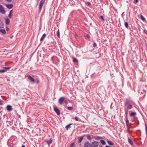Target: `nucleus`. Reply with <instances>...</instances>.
<instances>
[{
  "mask_svg": "<svg viewBox=\"0 0 147 147\" xmlns=\"http://www.w3.org/2000/svg\"><path fill=\"white\" fill-rule=\"evenodd\" d=\"M125 105H126L127 109H131L132 108V106L131 104L130 101L128 100H127L126 101Z\"/></svg>",
  "mask_w": 147,
  "mask_h": 147,
  "instance_id": "f257e3e1",
  "label": "nucleus"
},
{
  "mask_svg": "<svg viewBox=\"0 0 147 147\" xmlns=\"http://www.w3.org/2000/svg\"><path fill=\"white\" fill-rule=\"evenodd\" d=\"M14 142L12 138L9 140L7 142V144L9 147L13 146Z\"/></svg>",
  "mask_w": 147,
  "mask_h": 147,
  "instance_id": "f03ea898",
  "label": "nucleus"
},
{
  "mask_svg": "<svg viewBox=\"0 0 147 147\" xmlns=\"http://www.w3.org/2000/svg\"><path fill=\"white\" fill-rule=\"evenodd\" d=\"M0 13L3 14H4L5 13V9L3 6L0 4Z\"/></svg>",
  "mask_w": 147,
  "mask_h": 147,
  "instance_id": "7ed1b4c3",
  "label": "nucleus"
},
{
  "mask_svg": "<svg viewBox=\"0 0 147 147\" xmlns=\"http://www.w3.org/2000/svg\"><path fill=\"white\" fill-rule=\"evenodd\" d=\"M99 145V143L96 141H94L91 144L92 147H97Z\"/></svg>",
  "mask_w": 147,
  "mask_h": 147,
  "instance_id": "20e7f679",
  "label": "nucleus"
},
{
  "mask_svg": "<svg viewBox=\"0 0 147 147\" xmlns=\"http://www.w3.org/2000/svg\"><path fill=\"white\" fill-rule=\"evenodd\" d=\"M65 101V98L64 97H60L59 100V103L61 105L63 104V102Z\"/></svg>",
  "mask_w": 147,
  "mask_h": 147,
  "instance_id": "39448f33",
  "label": "nucleus"
},
{
  "mask_svg": "<svg viewBox=\"0 0 147 147\" xmlns=\"http://www.w3.org/2000/svg\"><path fill=\"white\" fill-rule=\"evenodd\" d=\"M54 110L57 115H60V111L57 107H54Z\"/></svg>",
  "mask_w": 147,
  "mask_h": 147,
  "instance_id": "423d86ee",
  "label": "nucleus"
},
{
  "mask_svg": "<svg viewBox=\"0 0 147 147\" xmlns=\"http://www.w3.org/2000/svg\"><path fill=\"white\" fill-rule=\"evenodd\" d=\"M91 146L90 143L88 142H85L84 145V147H91Z\"/></svg>",
  "mask_w": 147,
  "mask_h": 147,
  "instance_id": "0eeeda50",
  "label": "nucleus"
},
{
  "mask_svg": "<svg viewBox=\"0 0 147 147\" xmlns=\"http://www.w3.org/2000/svg\"><path fill=\"white\" fill-rule=\"evenodd\" d=\"M28 78V79L30 80L31 82H32L33 83H34L35 80L34 78H32V77L29 75H28L27 76Z\"/></svg>",
  "mask_w": 147,
  "mask_h": 147,
  "instance_id": "6e6552de",
  "label": "nucleus"
},
{
  "mask_svg": "<svg viewBox=\"0 0 147 147\" xmlns=\"http://www.w3.org/2000/svg\"><path fill=\"white\" fill-rule=\"evenodd\" d=\"M7 110L8 111H11L12 110L11 106L8 105L7 107Z\"/></svg>",
  "mask_w": 147,
  "mask_h": 147,
  "instance_id": "1a4fd4ad",
  "label": "nucleus"
},
{
  "mask_svg": "<svg viewBox=\"0 0 147 147\" xmlns=\"http://www.w3.org/2000/svg\"><path fill=\"white\" fill-rule=\"evenodd\" d=\"M46 34L45 33L43 34L42 36V37L40 39V41L41 42H42L44 39V38H45V37L46 36Z\"/></svg>",
  "mask_w": 147,
  "mask_h": 147,
  "instance_id": "9d476101",
  "label": "nucleus"
},
{
  "mask_svg": "<svg viewBox=\"0 0 147 147\" xmlns=\"http://www.w3.org/2000/svg\"><path fill=\"white\" fill-rule=\"evenodd\" d=\"M6 6L9 9L12 8L13 7L12 5L10 4H7Z\"/></svg>",
  "mask_w": 147,
  "mask_h": 147,
  "instance_id": "9b49d317",
  "label": "nucleus"
},
{
  "mask_svg": "<svg viewBox=\"0 0 147 147\" xmlns=\"http://www.w3.org/2000/svg\"><path fill=\"white\" fill-rule=\"evenodd\" d=\"M13 10H11L9 11V14L8 15V17L10 18H11L12 16V13Z\"/></svg>",
  "mask_w": 147,
  "mask_h": 147,
  "instance_id": "f8f14e48",
  "label": "nucleus"
},
{
  "mask_svg": "<svg viewBox=\"0 0 147 147\" xmlns=\"http://www.w3.org/2000/svg\"><path fill=\"white\" fill-rule=\"evenodd\" d=\"M47 142L48 145L50 144L52 142V140L51 139H50L49 140H47Z\"/></svg>",
  "mask_w": 147,
  "mask_h": 147,
  "instance_id": "ddd939ff",
  "label": "nucleus"
},
{
  "mask_svg": "<svg viewBox=\"0 0 147 147\" xmlns=\"http://www.w3.org/2000/svg\"><path fill=\"white\" fill-rule=\"evenodd\" d=\"M84 138V136L81 137L80 138L78 139V142L79 143H80L82 140Z\"/></svg>",
  "mask_w": 147,
  "mask_h": 147,
  "instance_id": "4468645a",
  "label": "nucleus"
},
{
  "mask_svg": "<svg viewBox=\"0 0 147 147\" xmlns=\"http://www.w3.org/2000/svg\"><path fill=\"white\" fill-rule=\"evenodd\" d=\"M128 141L129 143L130 144L133 145V143L132 140L131 139H130L129 138H128Z\"/></svg>",
  "mask_w": 147,
  "mask_h": 147,
  "instance_id": "2eb2a0df",
  "label": "nucleus"
},
{
  "mask_svg": "<svg viewBox=\"0 0 147 147\" xmlns=\"http://www.w3.org/2000/svg\"><path fill=\"white\" fill-rule=\"evenodd\" d=\"M10 22L9 20L7 18L5 20V23L6 25H8L9 24Z\"/></svg>",
  "mask_w": 147,
  "mask_h": 147,
  "instance_id": "dca6fc26",
  "label": "nucleus"
},
{
  "mask_svg": "<svg viewBox=\"0 0 147 147\" xmlns=\"http://www.w3.org/2000/svg\"><path fill=\"white\" fill-rule=\"evenodd\" d=\"M43 5L39 4V11L40 12L42 9Z\"/></svg>",
  "mask_w": 147,
  "mask_h": 147,
  "instance_id": "f3484780",
  "label": "nucleus"
},
{
  "mask_svg": "<svg viewBox=\"0 0 147 147\" xmlns=\"http://www.w3.org/2000/svg\"><path fill=\"white\" fill-rule=\"evenodd\" d=\"M43 5L39 4V11L40 12L42 9Z\"/></svg>",
  "mask_w": 147,
  "mask_h": 147,
  "instance_id": "a211bd4d",
  "label": "nucleus"
},
{
  "mask_svg": "<svg viewBox=\"0 0 147 147\" xmlns=\"http://www.w3.org/2000/svg\"><path fill=\"white\" fill-rule=\"evenodd\" d=\"M94 138L96 140H99L100 139H102V137L99 136H97L96 137H95Z\"/></svg>",
  "mask_w": 147,
  "mask_h": 147,
  "instance_id": "6ab92c4d",
  "label": "nucleus"
},
{
  "mask_svg": "<svg viewBox=\"0 0 147 147\" xmlns=\"http://www.w3.org/2000/svg\"><path fill=\"white\" fill-rule=\"evenodd\" d=\"M124 25L125 26V27L127 28H128L129 27V26L128 25V23L127 22H124Z\"/></svg>",
  "mask_w": 147,
  "mask_h": 147,
  "instance_id": "aec40b11",
  "label": "nucleus"
},
{
  "mask_svg": "<svg viewBox=\"0 0 147 147\" xmlns=\"http://www.w3.org/2000/svg\"><path fill=\"white\" fill-rule=\"evenodd\" d=\"M138 120V118L136 117H134V118L132 120V121L133 122H135L136 121Z\"/></svg>",
  "mask_w": 147,
  "mask_h": 147,
  "instance_id": "412c9836",
  "label": "nucleus"
},
{
  "mask_svg": "<svg viewBox=\"0 0 147 147\" xmlns=\"http://www.w3.org/2000/svg\"><path fill=\"white\" fill-rule=\"evenodd\" d=\"M0 32L3 34H4L6 32L5 29H1L0 30Z\"/></svg>",
  "mask_w": 147,
  "mask_h": 147,
  "instance_id": "4be33fe9",
  "label": "nucleus"
},
{
  "mask_svg": "<svg viewBox=\"0 0 147 147\" xmlns=\"http://www.w3.org/2000/svg\"><path fill=\"white\" fill-rule=\"evenodd\" d=\"M136 113L135 112H132L130 114V116L131 117L135 116L136 115Z\"/></svg>",
  "mask_w": 147,
  "mask_h": 147,
  "instance_id": "5701e85b",
  "label": "nucleus"
},
{
  "mask_svg": "<svg viewBox=\"0 0 147 147\" xmlns=\"http://www.w3.org/2000/svg\"><path fill=\"white\" fill-rule=\"evenodd\" d=\"M107 142L108 144L110 145L113 146V143L112 142L110 141H107Z\"/></svg>",
  "mask_w": 147,
  "mask_h": 147,
  "instance_id": "b1692460",
  "label": "nucleus"
},
{
  "mask_svg": "<svg viewBox=\"0 0 147 147\" xmlns=\"http://www.w3.org/2000/svg\"><path fill=\"white\" fill-rule=\"evenodd\" d=\"M100 142L103 145H105L106 144L105 142L103 140H100Z\"/></svg>",
  "mask_w": 147,
  "mask_h": 147,
  "instance_id": "393cba45",
  "label": "nucleus"
},
{
  "mask_svg": "<svg viewBox=\"0 0 147 147\" xmlns=\"http://www.w3.org/2000/svg\"><path fill=\"white\" fill-rule=\"evenodd\" d=\"M72 124H69L68 125H67L66 127H65V128H66L67 129H68L69 128H70V126H71V125H72Z\"/></svg>",
  "mask_w": 147,
  "mask_h": 147,
  "instance_id": "a878e982",
  "label": "nucleus"
},
{
  "mask_svg": "<svg viewBox=\"0 0 147 147\" xmlns=\"http://www.w3.org/2000/svg\"><path fill=\"white\" fill-rule=\"evenodd\" d=\"M6 71V69H4V68L3 69H0V73H4Z\"/></svg>",
  "mask_w": 147,
  "mask_h": 147,
  "instance_id": "bb28decb",
  "label": "nucleus"
},
{
  "mask_svg": "<svg viewBox=\"0 0 147 147\" xmlns=\"http://www.w3.org/2000/svg\"><path fill=\"white\" fill-rule=\"evenodd\" d=\"M67 109L69 111H72L73 109V108L71 107H68Z\"/></svg>",
  "mask_w": 147,
  "mask_h": 147,
  "instance_id": "cd10ccee",
  "label": "nucleus"
},
{
  "mask_svg": "<svg viewBox=\"0 0 147 147\" xmlns=\"http://www.w3.org/2000/svg\"><path fill=\"white\" fill-rule=\"evenodd\" d=\"M128 123H129V121L127 119V120L126 121V125H127V129H129V126H128Z\"/></svg>",
  "mask_w": 147,
  "mask_h": 147,
  "instance_id": "c85d7f7f",
  "label": "nucleus"
},
{
  "mask_svg": "<svg viewBox=\"0 0 147 147\" xmlns=\"http://www.w3.org/2000/svg\"><path fill=\"white\" fill-rule=\"evenodd\" d=\"M145 131L146 133V135L147 136V125L145 124Z\"/></svg>",
  "mask_w": 147,
  "mask_h": 147,
  "instance_id": "c756f323",
  "label": "nucleus"
},
{
  "mask_svg": "<svg viewBox=\"0 0 147 147\" xmlns=\"http://www.w3.org/2000/svg\"><path fill=\"white\" fill-rule=\"evenodd\" d=\"M45 0H41L40 2V4L43 5L44 3Z\"/></svg>",
  "mask_w": 147,
  "mask_h": 147,
  "instance_id": "7c9ffc66",
  "label": "nucleus"
},
{
  "mask_svg": "<svg viewBox=\"0 0 147 147\" xmlns=\"http://www.w3.org/2000/svg\"><path fill=\"white\" fill-rule=\"evenodd\" d=\"M57 36L58 38H60V32L59 31V30L58 29L57 32Z\"/></svg>",
  "mask_w": 147,
  "mask_h": 147,
  "instance_id": "2f4dec72",
  "label": "nucleus"
},
{
  "mask_svg": "<svg viewBox=\"0 0 147 147\" xmlns=\"http://www.w3.org/2000/svg\"><path fill=\"white\" fill-rule=\"evenodd\" d=\"M87 137V138L89 140H91V136L90 135H87L86 136Z\"/></svg>",
  "mask_w": 147,
  "mask_h": 147,
  "instance_id": "473e14b6",
  "label": "nucleus"
},
{
  "mask_svg": "<svg viewBox=\"0 0 147 147\" xmlns=\"http://www.w3.org/2000/svg\"><path fill=\"white\" fill-rule=\"evenodd\" d=\"M141 19L143 21H145L146 20H145V19L144 18V17H143V16H141Z\"/></svg>",
  "mask_w": 147,
  "mask_h": 147,
  "instance_id": "72a5a7b5",
  "label": "nucleus"
},
{
  "mask_svg": "<svg viewBox=\"0 0 147 147\" xmlns=\"http://www.w3.org/2000/svg\"><path fill=\"white\" fill-rule=\"evenodd\" d=\"M73 61L74 62H76L78 61V60L75 58H74L73 59Z\"/></svg>",
  "mask_w": 147,
  "mask_h": 147,
  "instance_id": "f704fd0d",
  "label": "nucleus"
},
{
  "mask_svg": "<svg viewBox=\"0 0 147 147\" xmlns=\"http://www.w3.org/2000/svg\"><path fill=\"white\" fill-rule=\"evenodd\" d=\"M100 18L103 21H105V20H104V19L103 17L102 16H100Z\"/></svg>",
  "mask_w": 147,
  "mask_h": 147,
  "instance_id": "c9c22d12",
  "label": "nucleus"
},
{
  "mask_svg": "<svg viewBox=\"0 0 147 147\" xmlns=\"http://www.w3.org/2000/svg\"><path fill=\"white\" fill-rule=\"evenodd\" d=\"M10 67H4V69H6V71H7V69H10Z\"/></svg>",
  "mask_w": 147,
  "mask_h": 147,
  "instance_id": "e433bc0d",
  "label": "nucleus"
},
{
  "mask_svg": "<svg viewBox=\"0 0 147 147\" xmlns=\"http://www.w3.org/2000/svg\"><path fill=\"white\" fill-rule=\"evenodd\" d=\"M74 143H72L70 145V147H74Z\"/></svg>",
  "mask_w": 147,
  "mask_h": 147,
  "instance_id": "4c0bfd02",
  "label": "nucleus"
},
{
  "mask_svg": "<svg viewBox=\"0 0 147 147\" xmlns=\"http://www.w3.org/2000/svg\"><path fill=\"white\" fill-rule=\"evenodd\" d=\"M138 0H135L134 1V3L135 4L136 3H138Z\"/></svg>",
  "mask_w": 147,
  "mask_h": 147,
  "instance_id": "58836bf2",
  "label": "nucleus"
},
{
  "mask_svg": "<svg viewBox=\"0 0 147 147\" xmlns=\"http://www.w3.org/2000/svg\"><path fill=\"white\" fill-rule=\"evenodd\" d=\"M97 46L96 44V43H94L93 44V47H96Z\"/></svg>",
  "mask_w": 147,
  "mask_h": 147,
  "instance_id": "ea45409f",
  "label": "nucleus"
},
{
  "mask_svg": "<svg viewBox=\"0 0 147 147\" xmlns=\"http://www.w3.org/2000/svg\"><path fill=\"white\" fill-rule=\"evenodd\" d=\"M75 119L76 121H79V119H78V117H75Z\"/></svg>",
  "mask_w": 147,
  "mask_h": 147,
  "instance_id": "a19ab883",
  "label": "nucleus"
},
{
  "mask_svg": "<svg viewBox=\"0 0 147 147\" xmlns=\"http://www.w3.org/2000/svg\"><path fill=\"white\" fill-rule=\"evenodd\" d=\"M3 104V103L2 100L0 99V105H2Z\"/></svg>",
  "mask_w": 147,
  "mask_h": 147,
  "instance_id": "79ce46f5",
  "label": "nucleus"
},
{
  "mask_svg": "<svg viewBox=\"0 0 147 147\" xmlns=\"http://www.w3.org/2000/svg\"><path fill=\"white\" fill-rule=\"evenodd\" d=\"M127 114H128L127 110H125V114L126 115V116H127Z\"/></svg>",
  "mask_w": 147,
  "mask_h": 147,
  "instance_id": "37998d69",
  "label": "nucleus"
},
{
  "mask_svg": "<svg viewBox=\"0 0 147 147\" xmlns=\"http://www.w3.org/2000/svg\"><path fill=\"white\" fill-rule=\"evenodd\" d=\"M87 4L89 5H91V3L89 2H87Z\"/></svg>",
  "mask_w": 147,
  "mask_h": 147,
  "instance_id": "c03bdc74",
  "label": "nucleus"
},
{
  "mask_svg": "<svg viewBox=\"0 0 147 147\" xmlns=\"http://www.w3.org/2000/svg\"><path fill=\"white\" fill-rule=\"evenodd\" d=\"M6 30H7V31H8L9 30V28L7 27L6 28Z\"/></svg>",
  "mask_w": 147,
  "mask_h": 147,
  "instance_id": "a18cd8bd",
  "label": "nucleus"
},
{
  "mask_svg": "<svg viewBox=\"0 0 147 147\" xmlns=\"http://www.w3.org/2000/svg\"><path fill=\"white\" fill-rule=\"evenodd\" d=\"M6 1L9 2H11V0H6Z\"/></svg>",
  "mask_w": 147,
  "mask_h": 147,
  "instance_id": "49530a36",
  "label": "nucleus"
},
{
  "mask_svg": "<svg viewBox=\"0 0 147 147\" xmlns=\"http://www.w3.org/2000/svg\"><path fill=\"white\" fill-rule=\"evenodd\" d=\"M86 37L88 38H90V36L88 35H86Z\"/></svg>",
  "mask_w": 147,
  "mask_h": 147,
  "instance_id": "de8ad7c7",
  "label": "nucleus"
},
{
  "mask_svg": "<svg viewBox=\"0 0 147 147\" xmlns=\"http://www.w3.org/2000/svg\"><path fill=\"white\" fill-rule=\"evenodd\" d=\"M39 80H37V82H36V83H37V84H38V83H39Z\"/></svg>",
  "mask_w": 147,
  "mask_h": 147,
  "instance_id": "09e8293b",
  "label": "nucleus"
},
{
  "mask_svg": "<svg viewBox=\"0 0 147 147\" xmlns=\"http://www.w3.org/2000/svg\"><path fill=\"white\" fill-rule=\"evenodd\" d=\"M25 146L24 145H23L22 147H25Z\"/></svg>",
  "mask_w": 147,
  "mask_h": 147,
  "instance_id": "8fccbe9b",
  "label": "nucleus"
},
{
  "mask_svg": "<svg viewBox=\"0 0 147 147\" xmlns=\"http://www.w3.org/2000/svg\"><path fill=\"white\" fill-rule=\"evenodd\" d=\"M64 101H65V103H66V100H65Z\"/></svg>",
  "mask_w": 147,
  "mask_h": 147,
  "instance_id": "3c124183",
  "label": "nucleus"
},
{
  "mask_svg": "<svg viewBox=\"0 0 147 147\" xmlns=\"http://www.w3.org/2000/svg\"><path fill=\"white\" fill-rule=\"evenodd\" d=\"M2 1V0H0V1Z\"/></svg>",
  "mask_w": 147,
  "mask_h": 147,
  "instance_id": "603ef678",
  "label": "nucleus"
},
{
  "mask_svg": "<svg viewBox=\"0 0 147 147\" xmlns=\"http://www.w3.org/2000/svg\"><path fill=\"white\" fill-rule=\"evenodd\" d=\"M1 28V27H0V28Z\"/></svg>",
  "mask_w": 147,
  "mask_h": 147,
  "instance_id": "864d4df0",
  "label": "nucleus"
}]
</instances>
